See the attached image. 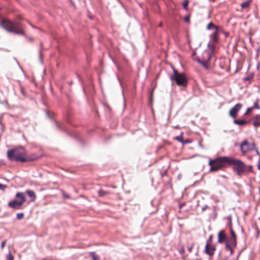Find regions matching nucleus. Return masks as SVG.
<instances>
[{
	"label": "nucleus",
	"instance_id": "obj_41",
	"mask_svg": "<svg viewBox=\"0 0 260 260\" xmlns=\"http://www.w3.org/2000/svg\"><path fill=\"white\" fill-rule=\"evenodd\" d=\"M158 26H159V27H161V26H162V23H160L158 25Z\"/></svg>",
	"mask_w": 260,
	"mask_h": 260
},
{
	"label": "nucleus",
	"instance_id": "obj_21",
	"mask_svg": "<svg viewBox=\"0 0 260 260\" xmlns=\"http://www.w3.org/2000/svg\"><path fill=\"white\" fill-rule=\"evenodd\" d=\"M90 255L93 260H98L99 258V256L96 255L94 252H90Z\"/></svg>",
	"mask_w": 260,
	"mask_h": 260
},
{
	"label": "nucleus",
	"instance_id": "obj_7",
	"mask_svg": "<svg viewBox=\"0 0 260 260\" xmlns=\"http://www.w3.org/2000/svg\"><path fill=\"white\" fill-rule=\"evenodd\" d=\"M240 150L243 154L250 151L255 148V145L253 143H250L247 140H244L240 144Z\"/></svg>",
	"mask_w": 260,
	"mask_h": 260
},
{
	"label": "nucleus",
	"instance_id": "obj_16",
	"mask_svg": "<svg viewBox=\"0 0 260 260\" xmlns=\"http://www.w3.org/2000/svg\"><path fill=\"white\" fill-rule=\"evenodd\" d=\"M251 0H247L241 4L242 9H246L249 7Z\"/></svg>",
	"mask_w": 260,
	"mask_h": 260
},
{
	"label": "nucleus",
	"instance_id": "obj_43",
	"mask_svg": "<svg viewBox=\"0 0 260 260\" xmlns=\"http://www.w3.org/2000/svg\"><path fill=\"white\" fill-rule=\"evenodd\" d=\"M154 89V88H153V89H152V91H151V92H152V93L153 92Z\"/></svg>",
	"mask_w": 260,
	"mask_h": 260
},
{
	"label": "nucleus",
	"instance_id": "obj_10",
	"mask_svg": "<svg viewBox=\"0 0 260 260\" xmlns=\"http://www.w3.org/2000/svg\"><path fill=\"white\" fill-rule=\"evenodd\" d=\"M227 236L225 234L224 230H221L218 234L217 236V242L219 243H223V242H226Z\"/></svg>",
	"mask_w": 260,
	"mask_h": 260
},
{
	"label": "nucleus",
	"instance_id": "obj_3",
	"mask_svg": "<svg viewBox=\"0 0 260 260\" xmlns=\"http://www.w3.org/2000/svg\"><path fill=\"white\" fill-rule=\"evenodd\" d=\"M229 157L220 156L214 159H211L209 162L211 172H216L225 167V164L228 163Z\"/></svg>",
	"mask_w": 260,
	"mask_h": 260
},
{
	"label": "nucleus",
	"instance_id": "obj_27",
	"mask_svg": "<svg viewBox=\"0 0 260 260\" xmlns=\"http://www.w3.org/2000/svg\"><path fill=\"white\" fill-rule=\"evenodd\" d=\"M175 139L181 142V143H183V137L182 136H177L175 138Z\"/></svg>",
	"mask_w": 260,
	"mask_h": 260
},
{
	"label": "nucleus",
	"instance_id": "obj_30",
	"mask_svg": "<svg viewBox=\"0 0 260 260\" xmlns=\"http://www.w3.org/2000/svg\"><path fill=\"white\" fill-rule=\"evenodd\" d=\"M6 240H4L3 241L2 243H1V248L2 249H3L4 248V247L6 245Z\"/></svg>",
	"mask_w": 260,
	"mask_h": 260
},
{
	"label": "nucleus",
	"instance_id": "obj_36",
	"mask_svg": "<svg viewBox=\"0 0 260 260\" xmlns=\"http://www.w3.org/2000/svg\"><path fill=\"white\" fill-rule=\"evenodd\" d=\"M185 205V203H182L179 205V208H181L184 205Z\"/></svg>",
	"mask_w": 260,
	"mask_h": 260
},
{
	"label": "nucleus",
	"instance_id": "obj_28",
	"mask_svg": "<svg viewBox=\"0 0 260 260\" xmlns=\"http://www.w3.org/2000/svg\"><path fill=\"white\" fill-rule=\"evenodd\" d=\"M206 243L213 244L212 243V236L211 235L208 240H207Z\"/></svg>",
	"mask_w": 260,
	"mask_h": 260
},
{
	"label": "nucleus",
	"instance_id": "obj_5",
	"mask_svg": "<svg viewBox=\"0 0 260 260\" xmlns=\"http://www.w3.org/2000/svg\"><path fill=\"white\" fill-rule=\"evenodd\" d=\"M15 197L18 199L13 200L8 203V206L14 209H21L23 203L26 201V199L24 193L18 192L16 193Z\"/></svg>",
	"mask_w": 260,
	"mask_h": 260
},
{
	"label": "nucleus",
	"instance_id": "obj_25",
	"mask_svg": "<svg viewBox=\"0 0 260 260\" xmlns=\"http://www.w3.org/2000/svg\"><path fill=\"white\" fill-rule=\"evenodd\" d=\"M189 3V1L188 0H185L184 3H183V8L187 10V6Z\"/></svg>",
	"mask_w": 260,
	"mask_h": 260
},
{
	"label": "nucleus",
	"instance_id": "obj_19",
	"mask_svg": "<svg viewBox=\"0 0 260 260\" xmlns=\"http://www.w3.org/2000/svg\"><path fill=\"white\" fill-rule=\"evenodd\" d=\"M252 78H253V76L249 75V76H247L245 77V78H244L243 80L245 82H247V83L248 84L250 82V81L252 79Z\"/></svg>",
	"mask_w": 260,
	"mask_h": 260
},
{
	"label": "nucleus",
	"instance_id": "obj_23",
	"mask_svg": "<svg viewBox=\"0 0 260 260\" xmlns=\"http://www.w3.org/2000/svg\"><path fill=\"white\" fill-rule=\"evenodd\" d=\"M16 217L18 220L22 219L24 217V214L23 213H17L16 215Z\"/></svg>",
	"mask_w": 260,
	"mask_h": 260
},
{
	"label": "nucleus",
	"instance_id": "obj_11",
	"mask_svg": "<svg viewBox=\"0 0 260 260\" xmlns=\"http://www.w3.org/2000/svg\"><path fill=\"white\" fill-rule=\"evenodd\" d=\"M230 232L231 238L229 241H230L231 244L233 245L234 247H236L237 245L236 235L232 228H230Z\"/></svg>",
	"mask_w": 260,
	"mask_h": 260
},
{
	"label": "nucleus",
	"instance_id": "obj_24",
	"mask_svg": "<svg viewBox=\"0 0 260 260\" xmlns=\"http://www.w3.org/2000/svg\"><path fill=\"white\" fill-rule=\"evenodd\" d=\"M6 260H14V256L10 252L7 255Z\"/></svg>",
	"mask_w": 260,
	"mask_h": 260
},
{
	"label": "nucleus",
	"instance_id": "obj_18",
	"mask_svg": "<svg viewBox=\"0 0 260 260\" xmlns=\"http://www.w3.org/2000/svg\"><path fill=\"white\" fill-rule=\"evenodd\" d=\"M212 28H214V29L215 30L216 29H219V27L215 25L213 23L210 22L207 25V29L209 30V29H211Z\"/></svg>",
	"mask_w": 260,
	"mask_h": 260
},
{
	"label": "nucleus",
	"instance_id": "obj_35",
	"mask_svg": "<svg viewBox=\"0 0 260 260\" xmlns=\"http://www.w3.org/2000/svg\"><path fill=\"white\" fill-rule=\"evenodd\" d=\"M185 20L186 21L188 22L189 21V17H186L185 18Z\"/></svg>",
	"mask_w": 260,
	"mask_h": 260
},
{
	"label": "nucleus",
	"instance_id": "obj_42",
	"mask_svg": "<svg viewBox=\"0 0 260 260\" xmlns=\"http://www.w3.org/2000/svg\"><path fill=\"white\" fill-rule=\"evenodd\" d=\"M256 153H257V154H259V152H258V150H256Z\"/></svg>",
	"mask_w": 260,
	"mask_h": 260
},
{
	"label": "nucleus",
	"instance_id": "obj_33",
	"mask_svg": "<svg viewBox=\"0 0 260 260\" xmlns=\"http://www.w3.org/2000/svg\"><path fill=\"white\" fill-rule=\"evenodd\" d=\"M190 142V141L189 140H185V141H184L183 140V144H187V143H189Z\"/></svg>",
	"mask_w": 260,
	"mask_h": 260
},
{
	"label": "nucleus",
	"instance_id": "obj_38",
	"mask_svg": "<svg viewBox=\"0 0 260 260\" xmlns=\"http://www.w3.org/2000/svg\"><path fill=\"white\" fill-rule=\"evenodd\" d=\"M184 252V248H182V249L181 250L180 252L183 253V252Z\"/></svg>",
	"mask_w": 260,
	"mask_h": 260
},
{
	"label": "nucleus",
	"instance_id": "obj_31",
	"mask_svg": "<svg viewBox=\"0 0 260 260\" xmlns=\"http://www.w3.org/2000/svg\"><path fill=\"white\" fill-rule=\"evenodd\" d=\"M193 247V244H191L188 247V250L189 252H191L192 251V248Z\"/></svg>",
	"mask_w": 260,
	"mask_h": 260
},
{
	"label": "nucleus",
	"instance_id": "obj_32",
	"mask_svg": "<svg viewBox=\"0 0 260 260\" xmlns=\"http://www.w3.org/2000/svg\"><path fill=\"white\" fill-rule=\"evenodd\" d=\"M199 62L203 65V66L206 68V62L205 61H199Z\"/></svg>",
	"mask_w": 260,
	"mask_h": 260
},
{
	"label": "nucleus",
	"instance_id": "obj_9",
	"mask_svg": "<svg viewBox=\"0 0 260 260\" xmlns=\"http://www.w3.org/2000/svg\"><path fill=\"white\" fill-rule=\"evenodd\" d=\"M242 107V105L241 104H237L233 107L229 111L230 115L235 118L237 116L238 112L240 111Z\"/></svg>",
	"mask_w": 260,
	"mask_h": 260
},
{
	"label": "nucleus",
	"instance_id": "obj_17",
	"mask_svg": "<svg viewBox=\"0 0 260 260\" xmlns=\"http://www.w3.org/2000/svg\"><path fill=\"white\" fill-rule=\"evenodd\" d=\"M234 122L235 124L243 125L246 124L247 123V121L245 120L235 119L234 120Z\"/></svg>",
	"mask_w": 260,
	"mask_h": 260
},
{
	"label": "nucleus",
	"instance_id": "obj_37",
	"mask_svg": "<svg viewBox=\"0 0 260 260\" xmlns=\"http://www.w3.org/2000/svg\"><path fill=\"white\" fill-rule=\"evenodd\" d=\"M230 251L231 254L232 255L233 254V253H234V250H233V248H232L231 249V250H230Z\"/></svg>",
	"mask_w": 260,
	"mask_h": 260
},
{
	"label": "nucleus",
	"instance_id": "obj_29",
	"mask_svg": "<svg viewBox=\"0 0 260 260\" xmlns=\"http://www.w3.org/2000/svg\"><path fill=\"white\" fill-rule=\"evenodd\" d=\"M7 186L5 185L0 183V189L2 190H5L7 188Z\"/></svg>",
	"mask_w": 260,
	"mask_h": 260
},
{
	"label": "nucleus",
	"instance_id": "obj_34",
	"mask_svg": "<svg viewBox=\"0 0 260 260\" xmlns=\"http://www.w3.org/2000/svg\"><path fill=\"white\" fill-rule=\"evenodd\" d=\"M257 167L258 169L260 170V159L257 162Z\"/></svg>",
	"mask_w": 260,
	"mask_h": 260
},
{
	"label": "nucleus",
	"instance_id": "obj_1",
	"mask_svg": "<svg viewBox=\"0 0 260 260\" xmlns=\"http://www.w3.org/2000/svg\"><path fill=\"white\" fill-rule=\"evenodd\" d=\"M0 26L8 32H13L17 35H25V31L22 28L20 23L18 21L14 22L7 18H1Z\"/></svg>",
	"mask_w": 260,
	"mask_h": 260
},
{
	"label": "nucleus",
	"instance_id": "obj_45",
	"mask_svg": "<svg viewBox=\"0 0 260 260\" xmlns=\"http://www.w3.org/2000/svg\"><path fill=\"white\" fill-rule=\"evenodd\" d=\"M30 26H32V27H34V26L31 24L30 23Z\"/></svg>",
	"mask_w": 260,
	"mask_h": 260
},
{
	"label": "nucleus",
	"instance_id": "obj_13",
	"mask_svg": "<svg viewBox=\"0 0 260 260\" xmlns=\"http://www.w3.org/2000/svg\"><path fill=\"white\" fill-rule=\"evenodd\" d=\"M218 33L219 29H216L214 30V32L211 35V38L214 43H216L218 41Z\"/></svg>",
	"mask_w": 260,
	"mask_h": 260
},
{
	"label": "nucleus",
	"instance_id": "obj_2",
	"mask_svg": "<svg viewBox=\"0 0 260 260\" xmlns=\"http://www.w3.org/2000/svg\"><path fill=\"white\" fill-rule=\"evenodd\" d=\"M26 151L24 147H15L7 151V157L11 161L26 162Z\"/></svg>",
	"mask_w": 260,
	"mask_h": 260
},
{
	"label": "nucleus",
	"instance_id": "obj_8",
	"mask_svg": "<svg viewBox=\"0 0 260 260\" xmlns=\"http://www.w3.org/2000/svg\"><path fill=\"white\" fill-rule=\"evenodd\" d=\"M216 248L213 244L206 243L205 248V252L210 257H212L214 254Z\"/></svg>",
	"mask_w": 260,
	"mask_h": 260
},
{
	"label": "nucleus",
	"instance_id": "obj_15",
	"mask_svg": "<svg viewBox=\"0 0 260 260\" xmlns=\"http://www.w3.org/2000/svg\"><path fill=\"white\" fill-rule=\"evenodd\" d=\"M254 109H259V104L258 101L254 103L252 107L248 108L245 113V114H248L251 112Z\"/></svg>",
	"mask_w": 260,
	"mask_h": 260
},
{
	"label": "nucleus",
	"instance_id": "obj_4",
	"mask_svg": "<svg viewBox=\"0 0 260 260\" xmlns=\"http://www.w3.org/2000/svg\"><path fill=\"white\" fill-rule=\"evenodd\" d=\"M228 164L233 166V170L239 176H241L242 175L244 174L247 169L245 164L238 159L229 157Z\"/></svg>",
	"mask_w": 260,
	"mask_h": 260
},
{
	"label": "nucleus",
	"instance_id": "obj_20",
	"mask_svg": "<svg viewBox=\"0 0 260 260\" xmlns=\"http://www.w3.org/2000/svg\"><path fill=\"white\" fill-rule=\"evenodd\" d=\"M108 193H109V192L108 191H104L102 189L99 190V191H98V194L101 197H103L104 196H105L106 194H107Z\"/></svg>",
	"mask_w": 260,
	"mask_h": 260
},
{
	"label": "nucleus",
	"instance_id": "obj_26",
	"mask_svg": "<svg viewBox=\"0 0 260 260\" xmlns=\"http://www.w3.org/2000/svg\"><path fill=\"white\" fill-rule=\"evenodd\" d=\"M253 125L254 126V127H257L260 126V121L258 120V119H257L253 122Z\"/></svg>",
	"mask_w": 260,
	"mask_h": 260
},
{
	"label": "nucleus",
	"instance_id": "obj_39",
	"mask_svg": "<svg viewBox=\"0 0 260 260\" xmlns=\"http://www.w3.org/2000/svg\"><path fill=\"white\" fill-rule=\"evenodd\" d=\"M167 174V172L166 171L165 172V173H164V174H162V176H163L164 175H166Z\"/></svg>",
	"mask_w": 260,
	"mask_h": 260
},
{
	"label": "nucleus",
	"instance_id": "obj_14",
	"mask_svg": "<svg viewBox=\"0 0 260 260\" xmlns=\"http://www.w3.org/2000/svg\"><path fill=\"white\" fill-rule=\"evenodd\" d=\"M26 193L31 198V201L34 202L36 200V195L34 191L27 190Z\"/></svg>",
	"mask_w": 260,
	"mask_h": 260
},
{
	"label": "nucleus",
	"instance_id": "obj_22",
	"mask_svg": "<svg viewBox=\"0 0 260 260\" xmlns=\"http://www.w3.org/2000/svg\"><path fill=\"white\" fill-rule=\"evenodd\" d=\"M232 246H233V245L231 244L230 241H226V244H225V248L226 250H230L232 248Z\"/></svg>",
	"mask_w": 260,
	"mask_h": 260
},
{
	"label": "nucleus",
	"instance_id": "obj_40",
	"mask_svg": "<svg viewBox=\"0 0 260 260\" xmlns=\"http://www.w3.org/2000/svg\"><path fill=\"white\" fill-rule=\"evenodd\" d=\"M167 174V172L166 171L165 172V173H164V174H162V176H163L164 175H166Z\"/></svg>",
	"mask_w": 260,
	"mask_h": 260
},
{
	"label": "nucleus",
	"instance_id": "obj_6",
	"mask_svg": "<svg viewBox=\"0 0 260 260\" xmlns=\"http://www.w3.org/2000/svg\"><path fill=\"white\" fill-rule=\"evenodd\" d=\"M173 75L171 77V79L174 81L176 84L180 86L186 87L187 84L188 79L184 73H179L174 69Z\"/></svg>",
	"mask_w": 260,
	"mask_h": 260
},
{
	"label": "nucleus",
	"instance_id": "obj_44",
	"mask_svg": "<svg viewBox=\"0 0 260 260\" xmlns=\"http://www.w3.org/2000/svg\"><path fill=\"white\" fill-rule=\"evenodd\" d=\"M258 115H256V118H258Z\"/></svg>",
	"mask_w": 260,
	"mask_h": 260
},
{
	"label": "nucleus",
	"instance_id": "obj_12",
	"mask_svg": "<svg viewBox=\"0 0 260 260\" xmlns=\"http://www.w3.org/2000/svg\"><path fill=\"white\" fill-rule=\"evenodd\" d=\"M40 158V156L37 155L34 153L30 154L29 155H27V153L26 152V155L25 156L26 162L34 161Z\"/></svg>",
	"mask_w": 260,
	"mask_h": 260
}]
</instances>
